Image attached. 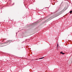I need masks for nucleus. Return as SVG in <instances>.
Segmentation results:
<instances>
[{
	"label": "nucleus",
	"instance_id": "423d86ee",
	"mask_svg": "<svg viewBox=\"0 0 72 72\" xmlns=\"http://www.w3.org/2000/svg\"><path fill=\"white\" fill-rule=\"evenodd\" d=\"M61 13V12H59V13Z\"/></svg>",
	"mask_w": 72,
	"mask_h": 72
},
{
	"label": "nucleus",
	"instance_id": "f257e3e1",
	"mask_svg": "<svg viewBox=\"0 0 72 72\" xmlns=\"http://www.w3.org/2000/svg\"><path fill=\"white\" fill-rule=\"evenodd\" d=\"M6 44H7L8 43H10V41H7L6 42Z\"/></svg>",
	"mask_w": 72,
	"mask_h": 72
},
{
	"label": "nucleus",
	"instance_id": "f03ea898",
	"mask_svg": "<svg viewBox=\"0 0 72 72\" xmlns=\"http://www.w3.org/2000/svg\"><path fill=\"white\" fill-rule=\"evenodd\" d=\"M71 13H72V11H71L70 12V14H71Z\"/></svg>",
	"mask_w": 72,
	"mask_h": 72
},
{
	"label": "nucleus",
	"instance_id": "0eeeda50",
	"mask_svg": "<svg viewBox=\"0 0 72 72\" xmlns=\"http://www.w3.org/2000/svg\"><path fill=\"white\" fill-rule=\"evenodd\" d=\"M2 41H4V40H3Z\"/></svg>",
	"mask_w": 72,
	"mask_h": 72
},
{
	"label": "nucleus",
	"instance_id": "20e7f679",
	"mask_svg": "<svg viewBox=\"0 0 72 72\" xmlns=\"http://www.w3.org/2000/svg\"><path fill=\"white\" fill-rule=\"evenodd\" d=\"M42 58H44V57H42L40 58V59H42Z\"/></svg>",
	"mask_w": 72,
	"mask_h": 72
},
{
	"label": "nucleus",
	"instance_id": "7ed1b4c3",
	"mask_svg": "<svg viewBox=\"0 0 72 72\" xmlns=\"http://www.w3.org/2000/svg\"><path fill=\"white\" fill-rule=\"evenodd\" d=\"M62 53H63V52H60V54H62Z\"/></svg>",
	"mask_w": 72,
	"mask_h": 72
},
{
	"label": "nucleus",
	"instance_id": "39448f33",
	"mask_svg": "<svg viewBox=\"0 0 72 72\" xmlns=\"http://www.w3.org/2000/svg\"><path fill=\"white\" fill-rule=\"evenodd\" d=\"M62 54L63 55H64V53H62Z\"/></svg>",
	"mask_w": 72,
	"mask_h": 72
}]
</instances>
